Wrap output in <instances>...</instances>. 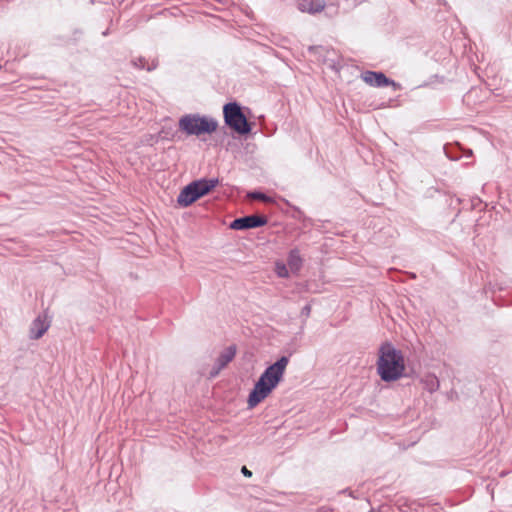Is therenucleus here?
<instances>
[{
	"label": "nucleus",
	"instance_id": "obj_3",
	"mask_svg": "<svg viewBox=\"0 0 512 512\" xmlns=\"http://www.w3.org/2000/svg\"><path fill=\"white\" fill-rule=\"evenodd\" d=\"M217 126L216 120L198 114H188L179 120L180 130L187 135L211 134L217 129Z\"/></svg>",
	"mask_w": 512,
	"mask_h": 512
},
{
	"label": "nucleus",
	"instance_id": "obj_17",
	"mask_svg": "<svg viewBox=\"0 0 512 512\" xmlns=\"http://www.w3.org/2000/svg\"><path fill=\"white\" fill-rule=\"evenodd\" d=\"M310 312H311V307L310 305H305L303 308H302V314L305 315L306 317H308L310 315Z\"/></svg>",
	"mask_w": 512,
	"mask_h": 512
},
{
	"label": "nucleus",
	"instance_id": "obj_19",
	"mask_svg": "<svg viewBox=\"0 0 512 512\" xmlns=\"http://www.w3.org/2000/svg\"><path fill=\"white\" fill-rule=\"evenodd\" d=\"M156 66H157V64L153 62L152 66H148L146 69H147L148 71H151V70H152V69H154Z\"/></svg>",
	"mask_w": 512,
	"mask_h": 512
},
{
	"label": "nucleus",
	"instance_id": "obj_10",
	"mask_svg": "<svg viewBox=\"0 0 512 512\" xmlns=\"http://www.w3.org/2000/svg\"><path fill=\"white\" fill-rule=\"evenodd\" d=\"M198 194L195 189H193L192 184H188L184 187L177 197V202L182 207H187L191 205L193 202L198 200Z\"/></svg>",
	"mask_w": 512,
	"mask_h": 512
},
{
	"label": "nucleus",
	"instance_id": "obj_12",
	"mask_svg": "<svg viewBox=\"0 0 512 512\" xmlns=\"http://www.w3.org/2000/svg\"><path fill=\"white\" fill-rule=\"evenodd\" d=\"M303 260L298 249H292L289 252L287 264L292 273H298L302 267Z\"/></svg>",
	"mask_w": 512,
	"mask_h": 512
},
{
	"label": "nucleus",
	"instance_id": "obj_15",
	"mask_svg": "<svg viewBox=\"0 0 512 512\" xmlns=\"http://www.w3.org/2000/svg\"><path fill=\"white\" fill-rule=\"evenodd\" d=\"M248 197L251 199H255V200H261L266 203L273 202L271 197L267 196L266 194H264L262 192H257V191L250 192V193H248Z\"/></svg>",
	"mask_w": 512,
	"mask_h": 512
},
{
	"label": "nucleus",
	"instance_id": "obj_14",
	"mask_svg": "<svg viewBox=\"0 0 512 512\" xmlns=\"http://www.w3.org/2000/svg\"><path fill=\"white\" fill-rule=\"evenodd\" d=\"M290 269L283 262H276L275 264V272L281 278L289 277Z\"/></svg>",
	"mask_w": 512,
	"mask_h": 512
},
{
	"label": "nucleus",
	"instance_id": "obj_4",
	"mask_svg": "<svg viewBox=\"0 0 512 512\" xmlns=\"http://www.w3.org/2000/svg\"><path fill=\"white\" fill-rule=\"evenodd\" d=\"M225 123L239 134H248L251 126L236 102H230L223 108Z\"/></svg>",
	"mask_w": 512,
	"mask_h": 512
},
{
	"label": "nucleus",
	"instance_id": "obj_13",
	"mask_svg": "<svg viewBox=\"0 0 512 512\" xmlns=\"http://www.w3.org/2000/svg\"><path fill=\"white\" fill-rule=\"evenodd\" d=\"M421 382L424 385V388L430 393L437 391L440 387V382L434 374L425 375Z\"/></svg>",
	"mask_w": 512,
	"mask_h": 512
},
{
	"label": "nucleus",
	"instance_id": "obj_2",
	"mask_svg": "<svg viewBox=\"0 0 512 512\" xmlns=\"http://www.w3.org/2000/svg\"><path fill=\"white\" fill-rule=\"evenodd\" d=\"M377 373L382 381L394 382L405 374L406 364L403 353L390 342H384L378 350Z\"/></svg>",
	"mask_w": 512,
	"mask_h": 512
},
{
	"label": "nucleus",
	"instance_id": "obj_1",
	"mask_svg": "<svg viewBox=\"0 0 512 512\" xmlns=\"http://www.w3.org/2000/svg\"><path fill=\"white\" fill-rule=\"evenodd\" d=\"M288 363L289 358L282 356L264 370L248 396V408H255L278 386L283 379Z\"/></svg>",
	"mask_w": 512,
	"mask_h": 512
},
{
	"label": "nucleus",
	"instance_id": "obj_16",
	"mask_svg": "<svg viewBox=\"0 0 512 512\" xmlns=\"http://www.w3.org/2000/svg\"><path fill=\"white\" fill-rule=\"evenodd\" d=\"M134 65L138 68H141V69H144L146 68L145 66V59L144 58H139L137 61L134 62Z\"/></svg>",
	"mask_w": 512,
	"mask_h": 512
},
{
	"label": "nucleus",
	"instance_id": "obj_7",
	"mask_svg": "<svg viewBox=\"0 0 512 512\" xmlns=\"http://www.w3.org/2000/svg\"><path fill=\"white\" fill-rule=\"evenodd\" d=\"M236 347L229 346L223 350L215 361L213 368L209 373L210 378L216 377L222 369H224L235 357Z\"/></svg>",
	"mask_w": 512,
	"mask_h": 512
},
{
	"label": "nucleus",
	"instance_id": "obj_18",
	"mask_svg": "<svg viewBox=\"0 0 512 512\" xmlns=\"http://www.w3.org/2000/svg\"><path fill=\"white\" fill-rule=\"evenodd\" d=\"M241 472L243 473L244 476L246 477H251L252 476V472L247 469L246 466H243L242 469H241Z\"/></svg>",
	"mask_w": 512,
	"mask_h": 512
},
{
	"label": "nucleus",
	"instance_id": "obj_8",
	"mask_svg": "<svg viewBox=\"0 0 512 512\" xmlns=\"http://www.w3.org/2000/svg\"><path fill=\"white\" fill-rule=\"evenodd\" d=\"M49 326L50 324L45 317L38 316L31 323L29 337L34 340L41 338L46 333Z\"/></svg>",
	"mask_w": 512,
	"mask_h": 512
},
{
	"label": "nucleus",
	"instance_id": "obj_9",
	"mask_svg": "<svg viewBox=\"0 0 512 512\" xmlns=\"http://www.w3.org/2000/svg\"><path fill=\"white\" fill-rule=\"evenodd\" d=\"M193 189L196 190L198 197H202L208 194L212 189H214L218 184V178H210V179H199L191 182Z\"/></svg>",
	"mask_w": 512,
	"mask_h": 512
},
{
	"label": "nucleus",
	"instance_id": "obj_11",
	"mask_svg": "<svg viewBox=\"0 0 512 512\" xmlns=\"http://www.w3.org/2000/svg\"><path fill=\"white\" fill-rule=\"evenodd\" d=\"M325 7V3L322 0H301L298 3V9L301 12H307L310 14H316L321 12Z\"/></svg>",
	"mask_w": 512,
	"mask_h": 512
},
{
	"label": "nucleus",
	"instance_id": "obj_6",
	"mask_svg": "<svg viewBox=\"0 0 512 512\" xmlns=\"http://www.w3.org/2000/svg\"><path fill=\"white\" fill-rule=\"evenodd\" d=\"M267 223V218L259 215H248L245 217L237 218L230 224V228L234 230H245L264 226Z\"/></svg>",
	"mask_w": 512,
	"mask_h": 512
},
{
	"label": "nucleus",
	"instance_id": "obj_5",
	"mask_svg": "<svg viewBox=\"0 0 512 512\" xmlns=\"http://www.w3.org/2000/svg\"><path fill=\"white\" fill-rule=\"evenodd\" d=\"M361 78L365 83L373 87L393 86L394 90H398L400 88V84L387 78L382 72L365 71L361 74Z\"/></svg>",
	"mask_w": 512,
	"mask_h": 512
}]
</instances>
